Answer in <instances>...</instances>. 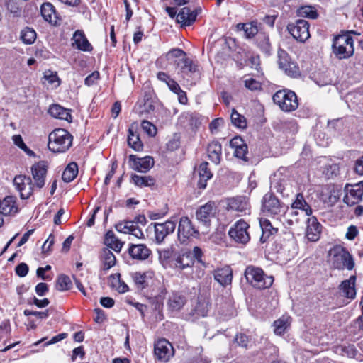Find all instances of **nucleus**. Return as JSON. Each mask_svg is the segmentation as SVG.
Masks as SVG:
<instances>
[{
  "label": "nucleus",
  "instance_id": "nucleus-64",
  "mask_svg": "<svg viewBox=\"0 0 363 363\" xmlns=\"http://www.w3.org/2000/svg\"><path fill=\"white\" fill-rule=\"evenodd\" d=\"M48 291V286L45 283L40 282L35 286V292L40 296H44Z\"/></svg>",
  "mask_w": 363,
  "mask_h": 363
},
{
  "label": "nucleus",
  "instance_id": "nucleus-41",
  "mask_svg": "<svg viewBox=\"0 0 363 363\" xmlns=\"http://www.w3.org/2000/svg\"><path fill=\"white\" fill-rule=\"evenodd\" d=\"M105 245L116 252H120L123 243L119 240L113 231L109 230L106 233L104 239Z\"/></svg>",
  "mask_w": 363,
  "mask_h": 363
},
{
  "label": "nucleus",
  "instance_id": "nucleus-58",
  "mask_svg": "<svg viewBox=\"0 0 363 363\" xmlns=\"http://www.w3.org/2000/svg\"><path fill=\"white\" fill-rule=\"evenodd\" d=\"M54 242L55 236L52 234H50L42 246V252L43 253L50 252Z\"/></svg>",
  "mask_w": 363,
  "mask_h": 363
},
{
  "label": "nucleus",
  "instance_id": "nucleus-2",
  "mask_svg": "<svg viewBox=\"0 0 363 363\" xmlns=\"http://www.w3.org/2000/svg\"><path fill=\"white\" fill-rule=\"evenodd\" d=\"M72 140V135L65 129H55L49 135L48 146L53 152H65L71 147Z\"/></svg>",
  "mask_w": 363,
  "mask_h": 363
},
{
  "label": "nucleus",
  "instance_id": "nucleus-45",
  "mask_svg": "<svg viewBox=\"0 0 363 363\" xmlns=\"http://www.w3.org/2000/svg\"><path fill=\"white\" fill-rule=\"evenodd\" d=\"M256 43L264 53L269 54L272 47L268 35L265 33H259L256 38Z\"/></svg>",
  "mask_w": 363,
  "mask_h": 363
},
{
  "label": "nucleus",
  "instance_id": "nucleus-25",
  "mask_svg": "<svg viewBox=\"0 0 363 363\" xmlns=\"http://www.w3.org/2000/svg\"><path fill=\"white\" fill-rule=\"evenodd\" d=\"M72 40L74 41L72 45L76 46L79 50L90 52L93 49L82 30H77L75 31L72 37Z\"/></svg>",
  "mask_w": 363,
  "mask_h": 363
},
{
  "label": "nucleus",
  "instance_id": "nucleus-56",
  "mask_svg": "<svg viewBox=\"0 0 363 363\" xmlns=\"http://www.w3.org/2000/svg\"><path fill=\"white\" fill-rule=\"evenodd\" d=\"M245 86L251 91H255L261 89L260 83L252 78L246 79L245 80Z\"/></svg>",
  "mask_w": 363,
  "mask_h": 363
},
{
  "label": "nucleus",
  "instance_id": "nucleus-46",
  "mask_svg": "<svg viewBox=\"0 0 363 363\" xmlns=\"http://www.w3.org/2000/svg\"><path fill=\"white\" fill-rule=\"evenodd\" d=\"M297 15L303 18L316 19L318 16L317 10L312 6H303L297 10Z\"/></svg>",
  "mask_w": 363,
  "mask_h": 363
},
{
  "label": "nucleus",
  "instance_id": "nucleus-54",
  "mask_svg": "<svg viewBox=\"0 0 363 363\" xmlns=\"http://www.w3.org/2000/svg\"><path fill=\"white\" fill-rule=\"evenodd\" d=\"M235 342L240 347L247 348L250 339L244 333H238L235 337Z\"/></svg>",
  "mask_w": 363,
  "mask_h": 363
},
{
  "label": "nucleus",
  "instance_id": "nucleus-23",
  "mask_svg": "<svg viewBox=\"0 0 363 363\" xmlns=\"http://www.w3.org/2000/svg\"><path fill=\"white\" fill-rule=\"evenodd\" d=\"M356 276L352 275L348 279L344 280L339 286V289L343 296L349 299H354L356 297Z\"/></svg>",
  "mask_w": 363,
  "mask_h": 363
},
{
  "label": "nucleus",
  "instance_id": "nucleus-44",
  "mask_svg": "<svg viewBox=\"0 0 363 363\" xmlns=\"http://www.w3.org/2000/svg\"><path fill=\"white\" fill-rule=\"evenodd\" d=\"M78 174V165L76 162L69 163L64 170L62 179L65 182L73 181Z\"/></svg>",
  "mask_w": 363,
  "mask_h": 363
},
{
  "label": "nucleus",
  "instance_id": "nucleus-43",
  "mask_svg": "<svg viewBox=\"0 0 363 363\" xmlns=\"http://www.w3.org/2000/svg\"><path fill=\"white\" fill-rule=\"evenodd\" d=\"M128 143L135 151H140L143 149V143L139 135L133 131V125L128 130Z\"/></svg>",
  "mask_w": 363,
  "mask_h": 363
},
{
  "label": "nucleus",
  "instance_id": "nucleus-57",
  "mask_svg": "<svg viewBox=\"0 0 363 363\" xmlns=\"http://www.w3.org/2000/svg\"><path fill=\"white\" fill-rule=\"evenodd\" d=\"M23 313L26 316H30V315H35L38 317L40 319H44L48 317V310H46L45 311H34L26 309L23 311Z\"/></svg>",
  "mask_w": 363,
  "mask_h": 363
},
{
  "label": "nucleus",
  "instance_id": "nucleus-40",
  "mask_svg": "<svg viewBox=\"0 0 363 363\" xmlns=\"http://www.w3.org/2000/svg\"><path fill=\"white\" fill-rule=\"evenodd\" d=\"M131 179L134 184L140 188L152 187L155 184V178L151 176L133 174Z\"/></svg>",
  "mask_w": 363,
  "mask_h": 363
},
{
  "label": "nucleus",
  "instance_id": "nucleus-42",
  "mask_svg": "<svg viewBox=\"0 0 363 363\" xmlns=\"http://www.w3.org/2000/svg\"><path fill=\"white\" fill-rule=\"evenodd\" d=\"M110 285L119 293H125L128 291V285L121 279L119 273L113 274L109 277Z\"/></svg>",
  "mask_w": 363,
  "mask_h": 363
},
{
  "label": "nucleus",
  "instance_id": "nucleus-12",
  "mask_svg": "<svg viewBox=\"0 0 363 363\" xmlns=\"http://www.w3.org/2000/svg\"><path fill=\"white\" fill-rule=\"evenodd\" d=\"M48 171V164L45 161H40L31 167V172L34 183L33 187L41 189L45 185V176Z\"/></svg>",
  "mask_w": 363,
  "mask_h": 363
},
{
  "label": "nucleus",
  "instance_id": "nucleus-38",
  "mask_svg": "<svg viewBox=\"0 0 363 363\" xmlns=\"http://www.w3.org/2000/svg\"><path fill=\"white\" fill-rule=\"evenodd\" d=\"M291 323V318L289 315H282L274 322V332L276 335L284 334L289 328Z\"/></svg>",
  "mask_w": 363,
  "mask_h": 363
},
{
  "label": "nucleus",
  "instance_id": "nucleus-28",
  "mask_svg": "<svg viewBox=\"0 0 363 363\" xmlns=\"http://www.w3.org/2000/svg\"><path fill=\"white\" fill-rule=\"evenodd\" d=\"M307 217H303L301 212L294 208H287L284 211L283 216V223L289 226L298 224L302 220H307Z\"/></svg>",
  "mask_w": 363,
  "mask_h": 363
},
{
  "label": "nucleus",
  "instance_id": "nucleus-48",
  "mask_svg": "<svg viewBox=\"0 0 363 363\" xmlns=\"http://www.w3.org/2000/svg\"><path fill=\"white\" fill-rule=\"evenodd\" d=\"M21 38L24 43L30 45L36 39V33L32 28H25L21 33Z\"/></svg>",
  "mask_w": 363,
  "mask_h": 363
},
{
  "label": "nucleus",
  "instance_id": "nucleus-6",
  "mask_svg": "<svg viewBox=\"0 0 363 363\" xmlns=\"http://www.w3.org/2000/svg\"><path fill=\"white\" fill-rule=\"evenodd\" d=\"M279 67L286 74L291 77H297L300 75V70L297 63L291 60L289 55L283 49L279 48L277 51Z\"/></svg>",
  "mask_w": 363,
  "mask_h": 363
},
{
  "label": "nucleus",
  "instance_id": "nucleus-61",
  "mask_svg": "<svg viewBox=\"0 0 363 363\" xmlns=\"http://www.w3.org/2000/svg\"><path fill=\"white\" fill-rule=\"evenodd\" d=\"M272 187L277 191V192L284 195V191L285 189L284 184H283L281 180H276L274 179L272 182Z\"/></svg>",
  "mask_w": 363,
  "mask_h": 363
},
{
  "label": "nucleus",
  "instance_id": "nucleus-55",
  "mask_svg": "<svg viewBox=\"0 0 363 363\" xmlns=\"http://www.w3.org/2000/svg\"><path fill=\"white\" fill-rule=\"evenodd\" d=\"M244 32L246 38H251L255 35H257L259 33L257 26L254 25L252 23H247Z\"/></svg>",
  "mask_w": 363,
  "mask_h": 363
},
{
  "label": "nucleus",
  "instance_id": "nucleus-36",
  "mask_svg": "<svg viewBox=\"0 0 363 363\" xmlns=\"http://www.w3.org/2000/svg\"><path fill=\"white\" fill-rule=\"evenodd\" d=\"M208 163L207 162H202L199 167V177L198 186L199 189H205L207 185V181L210 179L213 174L208 167Z\"/></svg>",
  "mask_w": 363,
  "mask_h": 363
},
{
  "label": "nucleus",
  "instance_id": "nucleus-37",
  "mask_svg": "<svg viewBox=\"0 0 363 363\" xmlns=\"http://www.w3.org/2000/svg\"><path fill=\"white\" fill-rule=\"evenodd\" d=\"M214 279L222 286L230 284L232 281V271L229 267L219 269L215 272Z\"/></svg>",
  "mask_w": 363,
  "mask_h": 363
},
{
  "label": "nucleus",
  "instance_id": "nucleus-35",
  "mask_svg": "<svg viewBox=\"0 0 363 363\" xmlns=\"http://www.w3.org/2000/svg\"><path fill=\"white\" fill-rule=\"evenodd\" d=\"M208 158L212 162L218 164L220 163L221 154H222V146L218 141H212L207 147Z\"/></svg>",
  "mask_w": 363,
  "mask_h": 363
},
{
  "label": "nucleus",
  "instance_id": "nucleus-14",
  "mask_svg": "<svg viewBox=\"0 0 363 363\" xmlns=\"http://www.w3.org/2000/svg\"><path fill=\"white\" fill-rule=\"evenodd\" d=\"M346 195L343 201L348 206H352L359 203L363 196V184L359 182L354 185L346 186Z\"/></svg>",
  "mask_w": 363,
  "mask_h": 363
},
{
  "label": "nucleus",
  "instance_id": "nucleus-20",
  "mask_svg": "<svg viewBox=\"0 0 363 363\" xmlns=\"http://www.w3.org/2000/svg\"><path fill=\"white\" fill-rule=\"evenodd\" d=\"M215 215V205L213 202H208L201 206L196 212V219L205 225H209L211 220Z\"/></svg>",
  "mask_w": 363,
  "mask_h": 363
},
{
  "label": "nucleus",
  "instance_id": "nucleus-50",
  "mask_svg": "<svg viewBox=\"0 0 363 363\" xmlns=\"http://www.w3.org/2000/svg\"><path fill=\"white\" fill-rule=\"evenodd\" d=\"M134 223V221L130 220L121 221L115 225V228L120 233L130 234Z\"/></svg>",
  "mask_w": 363,
  "mask_h": 363
},
{
  "label": "nucleus",
  "instance_id": "nucleus-7",
  "mask_svg": "<svg viewBox=\"0 0 363 363\" xmlns=\"http://www.w3.org/2000/svg\"><path fill=\"white\" fill-rule=\"evenodd\" d=\"M249 228L250 225L247 222L240 219L230 228L228 235L235 242L245 245L250 240Z\"/></svg>",
  "mask_w": 363,
  "mask_h": 363
},
{
  "label": "nucleus",
  "instance_id": "nucleus-9",
  "mask_svg": "<svg viewBox=\"0 0 363 363\" xmlns=\"http://www.w3.org/2000/svg\"><path fill=\"white\" fill-rule=\"evenodd\" d=\"M199 231L193 225L190 219L186 216L180 218L178 225V239L182 243H185L190 238H196Z\"/></svg>",
  "mask_w": 363,
  "mask_h": 363
},
{
  "label": "nucleus",
  "instance_id": "nucleus-29",
  "mask_svg": "<svg viewBox=\"0 0 363 363\" xmlns=\"http://www.w3.org/2000/svg\"><path fill=\"white\" fill-rule=\"evenodd\" d=\"M291 208L301 210L303 218L309 216L312 213L311 206L306 201L303 195L301 193L296 194V199L291 203Z\"/></svg>",
  "mask_w": 363,
  "mask_h": 363
},
{
  "label": "nucleus",
  "instance_id": "nucleus-24",
  "mask_svg": "<svg viewBox=\"0 0 363 363\" xmlns=\"http://www.w3.org/2000/svg\"><path fill=\"white\" fill-rule=\"evenodd\" d=\"M177 268L184 269L194 265V256L189 250H182L174 258Z\"/></svg>",
  "mask_w": 363,
  "mask_h": 363
},
{
  "label": "nucleus",
  "instance_id": "nucleus-27",
  "mask_svg": "<svg viewBox=\"0 0 363 363\" xmlns=\"http://www.w3.org/2000/svg\"><path fill=\"white\" fill-rule=\"evenodd\" d=\"M128 252L133 259L145 260L150 256L151 250L143 244H132L129 247Z\"/></svg>",
  "mask_w": 363,
  "mask_h": 363
},
{
  "label": "nucleus",
  "instance_id": "nucleus-22",
  "mask_svg": "<svg viewBox=\"0 0 363 363\" xmlns=\"http://www.w3.org/2000/svg\"><path fill=\"white\" fill-rule=\"evenodd\" d=\"M201 9L191 11L189 7L182 8L177 16V21L182 26H187L192 24Z\"/></svg>",
  "mask_w": 363,
  "mask_h": 363
},
{
  "label": "nucleus",
  "instance_id": "nucleus-10",
  "mask_svg": "<svg viewBox=\"0 0 363 363\" xmlns=\"http://www.w3.org/2000/svg\"><path fill=\"white\" fill-rule=\"evenodd\" d=\"M262 208L263 212L268 214L279 215L284 212L286 206L272 193H267L262 199Z\"/></svg>",
  "mask_w": 363,
  "mask_h": 363
},
{
  "label": "nucleus",
  "instance_id": "nucleus-1",
  "mask_svg": "<svg viewBox=\"0 0 363 363\" xmlns=\"http://www.w3.org/2000/svg\"><path fill=\"white\" fill-rule=\"evenodd\" d=\"M328 262L332 268L338 270H352L354 267V261L348 250L341 245H336L328 252Z\"/></svg>",
  "mask_w": 363,
  "mask_h": 363
},
{
  "label": "nucleus",
  "instance_id": "nucleus-34",
  "mask_svg": "<svg viewBox=\"0 0 363 363\" xmlns=\"http://www.w3.org/2000/svg\"><path fill=\"white\" fill-rule=\"evenodd\" d=\"M186 303V298L179 293H172L168 298L167 306L170 311H178L182 308Z\"/></svg>",
  "mask_w": 363,
  "mask_h": 363
},
{
  "label": "nucleus",
  "instance_id": "nucleus-63",
  "mask_svg": "<svg viewBox=\"0 0 363 363\" xmlns=\"http://www.w3.org/2000/svg\"><path fill=\"white\" fill-rule=\"evenodd\" d=\"M99 78V73L98 72H94L89 76H87L84 80V83L87 86L93 85L95 82Z\"/></svg>",
  "mask_w": 363,
  "mask_h": 363
},
{
  "label": "nucleus",
  "instance_id": "nucleus-39",
  "mask_svg": "<svg viewBox=\"0 0 363 363\" xmlns=\"http://www.w3.org/2000/svg\"><path fill=\"white\" fill-rule=\"evenodd\" d=\"M260 228L262 231V236L260 238V241L264 243L267 239L275 233H277V229L274 228L270 223V221L266 218H262L259 220Z\"/></svg>",
  "mask_w": 363,
  "mask_h": 363
},
{
  "label": "nucleus",
  "instance_id": "nucleus-47",
  "mask_svg": "<svg viewBox=\"0 0 363 363\" xmlns=\"http://www.w3.org/2000/svg\"><path fill=\"white\" fill-rule=\"evenodd\" d=\"M72 284L69 277L62 274L58 277L56 282V289L60 291H67L72 288Z\"/></svg>",
  "mask_w": 363,
  "mask_h": 363
},
{
  "label": "nucleus",
  "instance_id": "nucleus-8",
  "mask_svg": "<svg viewBox=\"0 0 363 363\" xmlns=\"http://www.w3.org/2000/svg\"><path fill=\"white\" fill-rule=\"evenodd\" d=\"M287 30L296 40L305 42L310 37L309 23L306 20H297L295 23H289Z\"/></svg>",
  "mask_w": 363,
  "mask_h": 363
},
{
  "label": "nucleus",
  "instance_id": "nucleus-17",
  "mask_svg": "<svg viewBox=\"0 0 363 363\" xmlns=\"http://www.w3.org/2000/svg\"><path fill=\"white\" fill-rule=\"evenodd\" d=\"M230 145L234 149V156L245 161L248 162V147L243 139L240 136L234 137L230 142Z\"/></svg>",
  "mask_w": 363,
  "mask_h": 363
},
{
  "label": "nucleus",
  "instance_id": "nucleus-11",
  "mask_svg": "<svg viewBox=\"0 0 363 363\" xmlns=\"http://www.w3.org/2000/svg\"><path fill=\"white\" fill-rule=\"evenodd\" d=\"M155 239L157 244H161L165 238L172 234L176 228V222L168 220L164 223H155Z\"/></svg>",
  "mask_w": 363,
  "mask_h": 363
},
{
  "label": "nucleus",
  "instance_id": "nucleus-49",
  "mask_svg": "<svg viewBox=\"0 0 363 363\" xmlns=\"http://www.w3.org/2000/svg\"><path fill=\"white\" fill-rule=\"evenodd\" d=\"M230 119L232 123L238 128L244 129L247 127V121L245 118L238 113L235 109H233L232 111Z\"/></svg>",
  "mask_w": 363,
  "mask_h": 363
},
{
  "label": "nucleus",
  "instance_id": "nucleus-33",
  "mask_svg": "<svg viewBox=\"0 0 363 363\" xmlns=\"http://www.w3.org/2000/svg\"><path fill=\"white\" fill-rule=\"evenodd\" d=\"M100 260L102 266L101 269L106 272L113 267L116 262L113 253L108 248H104L101 252Z\"/></svg>",
  "mask_w": 363,
  "mask_h": 363
},
{
  "label": "nucleus",
  "instance_id": "nucleus-18",
  "mask_svg": "<svg viewBox=\"0 0 363 363\" xmlns=\"http://www.w3.org/2000/svg\"><path fill=\"white\" fill-rule=\"evenodd\" d=\"M174 64L179 69L178 74L181 75L183 79L196 72L197 69L196 65L186 55L182 60H175Z\"/></svg>",
  "mask_w": 363,
  "mask_h": 363
},
{
  "label": "nucleus",
  "instance_id": "nucleus-59",
  "mask_svg": "<svg viewBox=\"0 0 363 363\" xmlns=\"http://www.w3.org/2000/svg\"><path fill=\"white\" fill-rule=\"evenodd\" d=\"M15 270L17 275L23 277L28 272V267L26 263H21L16 267Z\"/></svg>",
  "mask_w": 363,
  "mask_h": 363
},
{
  "label": "nucleus",
  "instance_id": "nucleus-21",
  "mask_svg": "<svg viewBox=\"0 0 363 363\" xmlns=\"http://www.w3.org/2000/svg\"><path fill=\"white\" fill-rule=\"evenodd\" d=\"M307 227L306 236L311 242H316L319 240L321 233V225L317 218L314 216L307 218Z\"/></svg>",
  "mask_w": 363,
  "mask_h": 363
},
{
  "label": "nucleus",
  "instance_id": "nucleus-5",
  "mask_svg": "<svg viewBox=\"0 0 363 363\" xmlns=\"http://www.w3.org/2000/svg\"><path fill=\"white\" fill-rule=\"evenodd\" d=\"M272 99L274 104L285 112L293 111L298 106L297 96L291 90H279L273 95Z\"/></svg>",
  "mask_w": 363,
  "mask_h": 363
},
{
  "label": "nucleus",
  "instance_id": "nucleus-32",
  "mask_svg": "<svg viewBox=\"0 0 363 363\" xmlns=\"http://www.w3.org/2000/svg\"><path fill=\"white\" fill-rule=\"evenodd\" d=\"M49 114L53 118L65 120L67 121H72V116L69 113V110L65 108L58 104H52L48 109Z\"/></svg>",
  "mask_w": 363,
  "mask_h": 363
},
{
  "label": "nucleus",
  "instance_id": "nucleus-53",
  "mask_svg": "<svg viewBox=\"0 0 363 363\" xmlns=\"http://www.w3.org/2000/svg\"><path fill=\"white\" fill-rule=\"evenodd\" d=\"M142 129L149 136H155L157 133V128L155 125L147 121H143L141 123Z\"/></svg>",
  "mask_w": 363,
  "mask_h": 363
},
{
  "label": "nucleus",
  "instance_id": "nucleus-15",
  "mask_svg": "<svg viewBox=\"0 0 363 363\" xmlns=\"http://www.w3.org/2000/svg\"><path fill=\"white\" fill-rule=\"evenodd\" d=\"M154 352L159 360L166 362L173 355V347L167 340L162 339L155 344Z\"/></svg>",
  "mask_w": 363,
  "mask_h": 363
},
{
  "label": "nucleus",
  "instance_id": "nucleus-16",
  "mask_svg": "<svg viewBox=\"0 0 363 363\" xmlns=\"http://www.w3.org/2000/svg\"><path fill=\"white\" fill-rule=\"evenodd\" d=\"M13 184L20 192L21 199H28L32 194L33 187L30 177L22 175L16 176Z\"/></svg>",
  "mask_w": 363,
  "mask_h": 363
},
{
  "label": "nucleus",
  "instance_id": "nucleus-60",
  "mask_svg": "<svg viewBox=\"0 0 363 363\" xmlns=\"http://www.w3.org/2000/svg\"><path fill=\"white\" fill-rule=\"evenodd\" d=\"M277 353H278L277 347L276 346H274V345L269 344V343L266 345L265 348L262 351V354L265 357H268V356L272 355V354L276 355Z\"/></svg>",
  "mask_w": 363,
  "mask_h": 363
},
{
  "label": "nucleus",
  "instance_id": "nucleus-4",
  "mask_svg": "<svg viewBox=\"0 0 363 363\" xmlns=\"http://www.w3.org/2000/svg\"><path fill=\"white\" fill-rule=\"evenodd\" d=\"M245 277L252 286L259 289L269 288L274 282L273 277L267 276L261 268L255 266L246 268Z\"/></svg>",
  "mask_w": 363,
  "mask_h": 363
},
{
  "label": "nucleus",
  "instance_id": "nucleus-31",
  "mask_svg": "<svg viewBox=\"0 0 363 363\" xmlns=\"http://www.w3.org/2000/svg\"><path fill=\"white\" fill-rule=\"evenodd\" d=\"M18 208L16 205V200L13 196H8L1 201L0 208V216H9L16 213Z\"/></svg>",
  "mask_w": 363,
  "mask_h": 363
},
{
  "label": "nucleus",
  "instance_id": "nucleus-51",
  "mask_svg": "<svg viewBox=\"0 0 363 363\" xmlns=\"http://www.w3.org/2000/svg\"><path fill=\"white\" fill-rule=\"evenodd\" d=\"M186 55V53L182 49L174 48L167 53V58L168 60L174 62L175 60H182Z\"/></svg>",
  "mask_w": 363,
  "mask_h": 363
},
{
  "label": "nucleus",
  "instance_id": "nucleus-30",
  "mask_svg": "<svg viewBox=\"0 0 363 363\" xmlns=\"http://www.w3.org/2000/svg\"><path fill=\"white\" fill-rule=\"evenodd\" d=\"M130 277L137 289L143 290L148 286L149 279H151L150 272H135L130 274Z\"/></svg>",
  "mask_w": 363,
  "mask_h": 363
},
{
  "label": "nucleus",
  "instance_id": "nucleus-13",
  "mask_svg": "<svg viewBox=\"0 0 363 363\" xmlns=\"http://www.w3.org/2000/svg\"><path fill=\"white\" fill-rule=\"evenodd\" d=\"M130 167L139 172L146 173L154 165V160L150 156H146L142 158L137 157L134 155H130L128 157Z\"/></svg>",
  "mask_w": 363,
  "mask_h": 363
},
{
  "label": "nucleus",
  "instance_id": "nucleus-19",
  "mask_svg": "<svg viewBox=\"0 0 363 363\" xmlns=\"http://www.w3.org/2000/svg\"><path fill=\"white\" fill-rule=\"evenodd\" d=\"M227 209L245 214L249 213L250 203L248 199L244 196L230 198L228 199Z\"/></svg>",
  "mask_w": 363,
  "mask_h": 363
},
{
  "label": "nucleus",
  "instance_id": "nucleus-62",
  "mask_svg": "<svg viewBox=\"0 0 363 363\" xmlns=\"http://www.w3.org/2000/svg\"><path fill=\"white\" fill-rule=\"evenodd\" d=\"M358 235V230L356 226L350 225L347 228L345 238L349 240H353Z\"/></svg>",
  "mask_w": 363,
  "mask_h": 363
},
{
  "label": "nucleus",
  "instance_id": "nucleus-26",
  "mask_svg": "<svg viewBox=\"0 0 363 363\" xmlns=\"http://www.w3.org/2000/svg\"><path fill=\"white\" fill-rule=\"evenodd\" d=\"M40 13L45 21L54 26L58 24V17L54 6L51 3L43 4L40 7Z\"/></svg>",
  "mask_w": 363,
  "mask_h": 363
},
{
  "label": "nucleus",
  "instance_id": "nucleus-52",
  "mask_svg": "<svg viewBox=\"0 0 363 363\" xmlns=\"http://www.w3.org/2000/svg\"><path fill=\"white\" fill-rule=\"evenodd\" d=\"M13 143L22 150L25 151L28 155H33V152L30 150L24 143L22 137L20 135H15L12 137Z\"/></svg>",
  "mask_w": 363,
  "mask_h": 363
},
{
  "label": "nucleus",
  "instance_id": "nucleus-3",
  "mask_svg": "<svg viewBox=\"0 0 363 363\" xmlns=\"http://www.w3.org/2000/svg\"><path fill=\"white\" fill-rule=\"evenodd\" d=\"M332 50L333 54L340 60L350 57L354 52L352 37L350 34L336 36L333 42Z\"/></svg>",
  "mask_w": 363,
  "mask_h": 363
}]
</instances>
